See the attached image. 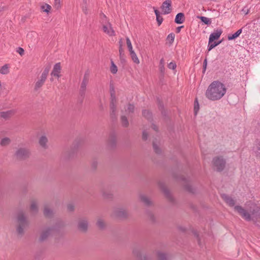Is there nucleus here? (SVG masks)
I'll return each instance as SVG.
<instances>
[{
  "mask_svg": "<svg viewBox=\"0 0 260 260\" xmlns=\"http://www.w3.org/2000/svg\"><path fill=\"white\" fill-rule=\"evenodd\" d=\"M117 214L119 216H124L126 214V211L124 209H119L116 211Z\"/></svg>",
  "mask_w": 260,
  "mask_h": 260,
  "instance_id": "c756f323",
  "label": "nucleus"
},
{
  "mask_svg": "<svg viewBox=\"0 0 260 260\" xmlns=\"http://www.w3.org/2000/svg\"><path fill=\"white\" fill-rule=\"evenodd\" d=\"M254 152L256 156L260 157V143L257 146Z\"/></svg>",
  "mask_w": 260,
  "mask_h": 260,
  "instance_id": "f704fd0d",
  "label": "nucleus"
},
{
  "mask_svg": "<svg viewBox=\"0 0 260 260\" xmlns=\"http://www.w3.org/2000/svg\"><path fill=\"white\" fill-rule=\"evenodd\" d=\"M62 6V0H54L53 7L57 10L61 8Z\"/></svg>",
  "mask_w": 260,
  "mask_h": 260,
  "instance_id": "bb28decb",
  "label": "nucleus"
},
{
  "mask_svg": "<svg viewBox=\"0 0 260 260\" xmlns=\"http://www.w3.org/2000/svg\"><path fill=\"white\" fill-rule=\"evenodd\" d=\"M134 110V106L133 105H128L127 107V111L128 112H132Z\"/></svg>",
  "mask_w": 260,
  "mask_h": 260,
  "instance_id": "ea45409f",
  "label": "nucleus"
},
{
  "mask_svg": "<svg viewBox=\"0 0 260 260\" xmlns=\"http://www.w3.org/2000/svg\"><path fill=\"white\" fill-rule=\"evenodd\" d=\"M222 32V31L220 29L214 31V32L210 34L209 40H210V42H214L215 40H217L219 38Z\"/></svg>",
  "mask_w": 260,
  "mask_h": 260,
  "instance_id": "f8f14e48",
  "label": "nucleus"
},
{
  "mask_svg": "<svg viewBox=\"0 0 260 260\" xmlns=\"http://www.w3.org/2000/svg\"><path fill=\"white\" fill-rule=\"evenodd\" d=\"M29 154V150L24 147H19L15 152V155L17 157L21 159L25 158L28 157Z\"/></svg>",
  "mask_w": 260,
  "mask_h": 260,
  "instance_id": "0eeeda50",
  "label": "nucleus"
},
{
  "mask_svg": "<svg viewBox=\"0 0 260 260\" xmlns=\"http://www.w3.org/2000/svg\"><path fill=\"white\" fill-rule=\"evenodd\" d=\"M61 67L60 62L56 63L53 66V70L51 73L52 77L59 79L61 76Z\"/></svg>",
  "mask_w": 260,
  "mask_h": 260,
  "instance_id": "6e6552de",
  "label": "nucleus"
},
{
  "mask_svg": "<svg viewBox=\"0 0 260 260\" xmlns=\"http://www.w3.org/2000/svg\"><path fill=\"white\" fill-rule=\"evenodd\" d=\"M242 32V29L238 30L235 34L233 35H229L228 36V39L229 40H233L238 38Z\"/></svg>",
  "mask_w": 260,
  "mask_h": 260,
  "instance_id": "a211bd4d",
  "label": "nucleus"
},
{
  "mask_svg": "<svg viewBox=\"0 0 260 260\" xmlns=\"http://www.w3.org/2000/svg\"><path fill=\"white\" fill-rule=\"evenodd\" d=\"M227 88L223 83L219 81L212 82L208 87L205 95L209 100L216 101L221 99L226 94Z\"/></svg>",
  "mask_w": 260,
  "mask_h": 260,
  "instance_id": "f03ea898",
  "label": "nucleus"
},
{
  "mask_svg": "<svg viewBox=\"0 0 260 260\" xmlns=\"http://www.w3.org/2000/svg\"><path fill=\"white\" fill-rule=\"evenodd\" d=\"M194 110H196V107H194Z\"/></svg>",
  "mask_w": 260,
  "mask_h": 260,
  "instance_id": "8fccbe9b",
  "label": "nucleus"
},
{
  "mask_svg": "<svg viewBox=\"0 0 260 260\" xmlns=\"http://www.w3.org/2000/svg\"><path fill=\"white\" fill-rule=\"evenodd\" d=\"M17 232L19 234H22L27 225V221L24 213L22 212L18 213L17 217Z\"/></svg>",
  "mask_w": 260,
  "mask_h": 260,
  "instance_id": "20e7f679",
  "label": "nucleus"
},
{
  "mask_svg": "<svg viewBox=\"0 0 260 260\" xmlns=\"http://www.w3.org/2000/svg\"><path fill=\"white\" fill-rule=\"evenodd\" d=\"M147 133L146 131H144L143 133V138L144 140L147 139Z\"/></svg>",
  "mask_w": 260,
  "mask_h": 260,
  "instance_id": "37998d69",
  "label": "nucleus"
},
{
  "mask_svg": "<svg viewBox=\"0 0 260 260\" xmlns=\"http://www.w3.org/2000/svg\"><path fill=\"white\" fill-rule=\"evenodd\" d=\"M51 233V229H47L43 231L41 234L40 240L43 241L45 240Z\"/></svg>",
  "mask_w": 260,
  "mask_h": 260,
  "instance_id": "2eb2a0df",
  "label": "nucleus"
},
{
  "mask_svg": "<svg viewBox=\"0 0 260 260\" xmlns=\"http://www.w3.org/2000/svg\"><path fill=\"white\" fill-rule=\"evenodd\" d=\"M221 43V41H220L218 42H210V40H209L208 42V51L211 50L213 48L218 45Z\"/></svg>",
  "mask_w": 260,
  "mask_h": 260,
  "instance_id": "412c9836",
  "label": "nucleus"
},
{
  "mask_svg": "<svg viewBox=\"0 0 260 260\" xmlns=\"http://www.w3.org/2000/svg\"><path fill=\"white\" fill-rule=\"evenodd\" d=\"M101 21L103 31L110 37L114 36L115 35V31L104 14L101 16Z\"/></svg>",
  "mask_w": 260,
  "mask_h": 260,
  "instance_id": "7ed1b4c3",
  "label": "nucleus"
},
{
  "mask_svg": "<svg viewBox=\"0 0 260 260\" xmlns=\"http://www.w3.org/2000/svg\"><path fill=\"white\" fill-rule=\"evenodd\" d=\"M30 209L32 213H36L38 212V207L36 201H32L31 202Z\"/></svg>",
  "mask_w": 260,
  "mask_h": 260,
  "instance_id": "f3484780",
  "label": "nucleus"
},
{
  "mask_svg": "<svg viewBox=\"0 0 260 260\" xmlns=\"http://www.w3.org/2000/svg\"><path fill=\"white\" fill-rule=\"evenodd\" d=\"M121 122H122V125L124 126H126L128 124V122L127 120V118L125 116L121 117Z\"/></svg>",
  "mask_w": 260,
  "mask_h": 260,
  "instance_id": "72a5a7b5",
  "label": "nucleus"
},
{
  "mask_svg": "<svg viewBox=\"0 0 260 260\" xmlns=\"http://www.w3.org/2000/svg\"><path fill=\"white\" fill-rule=\"evenodd\" d=\"M96 224L99 228H102L105 226V223L103 219H99L97 221Z\"/></svg>",
  "mask_w": 260,
  "mask_h": 260,
  "instance_id": "473e14b6",
  "label": "nucleus"
},
{
  "mask_svg": "<svg viewBox=\"0 0 260 260\" xmlns=\"http://www.w3.org/2000/svg\"><path fill=\"white\" fill-rule=\"evenodd\" d=\"M143 114L144 116H146L147 114H149V112L148 111L145 110L143 112Z\"/></svg>",
  "mask_w": 260,
  "mask_h": 260,
  "instance_id": "49530a36",
  "label": "nucleus"
},
{
  "mask_svg": "<svg viewBox=\"0 0 260 260\" xmlns=\"http://www.w3.org/2000/svg\"><path fill=\"white\" fill-rule=\"evenodd\" d=\"M44 214L47 216H49L51 214V211L50 210V209L48 207H45L44 209Z\"/></svg>",
  "mask_w": 260,
  "mask_h": 260,
  "instance_id": "e433bc0d",
  "label": "nucleus"
},
{
  "mask_svg": "<svg viewBox=\"0 0 260 260\" xmlns=\"http://www.w3.org/2000/svg\"><path fill=\"white\" fill-rule=\"evenodd\" d=\"M16 113L15 109H11L6 111H2L0 112V117L5 119H8L14 115Z\"/></svg>",
  "mask_w": 260,
  "mask_h": 260,
  "instance_id": "9d476101",
  "label": "nucleus"
},
{
  "mask_svg": "<svg viewBox=\"0 0 260 260\" xmlns=\"http://www.w3.org/2000/svg\"><path fill=\"white\" fill-rule=\"evenodd\" d=\"M175 38V35L173 34H170L168 36L167 39L171 42H173Z\"/></svg>",
  "mask_w": 260,
  "mask_h": 260,
  "instance_id": "58836bf2",
  "label": "nucleus"
},
{
  "mask_svg": "<svg viewBox=\"0 0 260 260\" xmlns=\"http://www.w3.org/2000/svg\"><path fill=\"white\" fill-rule=\"evenodd\" d=\"M126 45H127V48H128L129 52H131L132 51H134L129 38L128 37H126Z\"/></svg>",
  "mask_w": 260,
  "mask_h": 260,
  "instance_id": "cd10ccee",
  "label": "nucleus"
},
{
  "mask_svg": "<svg viewBox=\"0 0 260 260\" xmlns=\"http://www.w3.org/2000/svg\"><path fill=\"white\" fill-rule=\"evenodd\" d=\"M17 52L21 55L22 56L24 54V50L23 48L19 47L18 48Z\"/></svg>",
  "mask_w": 260,
  "mask_h": 260,
  "instance_id": "a19ab883",
  "label": "nucleus"
},
{
  "mask_svg": "<svg viewBox=\"0 0 260 260\" xmlns=\"http://www.w3.org/2000/svg\"><path fill=\"white\" fill-rule=\"evenodd\" d=\"M158 256L159 258L161 260L166 259L167 258L166 254L164 253H162V252L158 253Z\"/></svg>",
  "mask_w": 260,
  "mask_h": 260,
  "instance_id": "4c0bfd02",
  "label": "nucleus"
},
{
  "mask_svg": "<svg viewBox=\"0 0 260 260\" xmlns=\"http://www.w3.org/2000/svg\"><path fill=\"white\" fill-rule=\"evenodd\" d=\"M41 10L44 12H46L47 13H48L50 12L51 9V6H50L48 4H45L44 5H43L42 6H41Z\"/></svg>",
  "mask_w": 260,
  "mask_h": 260,
  "instance_id": "393cba45",
  "label": "nucleus"
},
{
  "mask_svg": "<svg viewBox=\"0 0 260 260\" xmlns=\"http://www.w3.org/2000/svg\"><path fill=\"white\" fill-rule=\"evenodd\" d=\"M199 18L206 24H209L211 23V20L209 18L204 16H200Z\"/></svg>",
  "mask_w": 260,
  "mask_h": 260,
  "instance_id": "c85d7f7f",
  "label": "nucleus"
},
{
  "mask_svg": "<svg viewBox=\"0 0 260 260\" xmlns=\"http://www.w3.org/2000/svg\"><path fill=\"white\" fill-rule=\"evenodd\" d=\"M10 66L9 64H5L0 69V73L3 75L8 74L9 73Z\"/></svg>",
  "mask_w": 260,
  "mask_h": 260,
  "instance_id": "6ab92c4d",
  "label": "nucleus"
},
{
  "mask_svg": "<svg viewBox=\"0 0 260 260\" xmlns=\"http://www.w3.org/2000/svg\"><path fill=\"white\" fill-rule=\"evenodd\" d=\"M154 12H155V14L156 15V20H157V22L158 23V25H160L162 21H163V18L162 17L159 15V12L156 10V9H155L154 10Z\"/></svg>",
  "mask_w": 260,
  "mask_h": 260,
  "instance_id": "b1692460",
  "label": "nucleus"
},
{
  "mask_svg": "<svg viewBox=\"0 0 260 260\" xmlns=\"http://www.w3.org/2000/svg\"><path fill=\"white\" fill-rule=\"evenodd\" d=\"M159 70L161 73H164L165 72V60L164 58H161L160 60L159 64Z\"/></svg>",
  "mask_w": 260,
  "mask_h": 260,
  "instance_id": "a878e982",
  "label": "nucleus"
},
{
  "mask_svg": "<svg viewBox=\"0 0 260 260\" xmlns=\"http://www.w3.org/2000/svg\"><path fill=\"white\" fill-rule=\"evenodd\" d=\"M221 43V41H220L218 42H210V40H209L208 42V51L211 50L213 48L218 45Z\"/></svg>",
  "mask_w": 260,
  "mask_h": 260,
  "instance_id": "4be33fe9",
  "label": "nucleus"
},
{
  "mask_svg": "<svg viewBox=\"0 0 260 260\" xmlns=\"http://www.w3.org/2000/svg\"><path fill=\"white\" fill-rule=\"evenodd\" d=\"M153 147H154V149L155 150L156 152L157 153H158V150H157V147H156L155 144H153Z\"/></svg>",
  "mask_w": 260,
  "mask_h": 260,
  "instance_id": "de8ad7c7",
  "label": "nucleus"
},
{
  "mask_svg": "<svg viewBox=\"0 0 260 260\" xmlns=\"http://www.w3.org/2000/svg\"><path fill=\"white\" fill-rule=\"evenodd\" d=\"M37 36V34L35 31H30L27 34V38L28 39L32 40L33 38H35Z\"/></svg>",
  "mask_w": 260,
  "mask_h": 260,
  "instance_id": "2f4dec72",
  "label": "nucleus"
},
{
  "mask_svg": "<svg viewBox=\"0 0 260 260\" xmlns=\"http://www.w3.org/2000/svg\"><path fill=\"white\" fill-rule=\"evenodd\" d=\"M131 59L134 63L138 64L140 63V60L135 51L129 52Z\"/></svg>",
  "mask_w": 260,
  "mask_h": 260,
  "instance_id": "dca6fc26",
  "label": "nucleus"
},
{
  "mask_svg": "<svg viewBox=\"0 0 260 260\" xmlns=\"http://www.w3.org/2000/svg\"><path fill=\"white\" fill-rule=\"evenodd\" d=\"M110 71L112 74H115L118 71L117 66L114 63L112 60H111V66L110 67Z\"/></svg>",
  "mask_w": 260,
  "mask_h": 260,
  "instance_id": "aec40b11",
  "label": "nucleus"
},
{
  "mask_svg": "<svg viewBox=\"0 0 260 260\" xmlns=\"http://www.w3.org/2000/svg\"><path fill=\"white\" fill-rule=\"evenodd\" d=\"M170 69L175 70L176 68V64L174 62H171L168 66Z\"/></svg>",
  "mask_w": 260,
  "mask_h": 260,
  "instance_id": "c9c22d12",
  "label": "nucleus"
},
{
  "mask_svg": "<svg viewBox=\"0 0 260 260\" xmlns=\"http://www.w3.org/2000/svg\"><path fill=\"white\" fill-rule=\"evenodd\" d=\"M212 167L218 171H222L225 166V159L220 156H216L213 158L212 161Z\"/></svg>",
  "mask_w": 260,
  "mask_h": 260,
  "instance_id": "39448f33",
  "label": "nucleus"
},
{
  "mask_svg": "<svg viewBox=\"0 0 260 260\" xmlns=\"http://www.w3.org/2000/svg\"><path fill=\"white\" fill-rule=\"evenodd\" d=\"M183 27V26H179L176 28V32L179 33L181 29Z\"/></svg>",
  "mask_w": 260,
  "mask_h": 260,
  "instance_id": "a18cd8bd",
  "label": "nucleus"
},
{
  "mask_svg": "<svg viewBox=\"0 0 260 260\" xmlns=\"http://www.w3.org/2000/svg\"><path fill=\"white\" fill-rule=\"evenodd\" d=\"M74 208V207L72 204H69L67 206L68 210L69 211H71L73 210Z\"/></svg>",
  "mask_w": 260,
  "mask_h": 260,
  "instance_id": "79ce46f5",
  "label": "nucleus"
},
{
  "mask_svg": "<svg viewBox=\"0 0 260 260\" xmlns=\"http://www.w3.org/2000/svg\"><path fill=\"white\" fill-rule=\"evenodd\" d=\"M207 65V60L205 59L204 61V64H203L204 69L205 71L206 70Z\"/></svg>",
  "mask_w": 260,
  "mask_h": 260,
  "instance_id": "c03bdc74",
  "label": "nucleus"
},
{
  "mask_svg": "<svg viewBox=\"0 0 260 260\" xmlns=\"http://www.w3.org/2000/svg\"><path fill=\"white\" fill-rule=\"evenodd\" d=\"M50 67H46L44 70L43 73H42L40 78L36 82L35 87L36 88H39L41 87L44 83L46 81L48 73L49 72Z\"/></svg>",
  "mask_w": 260,
  "mask_h": 260,
  "instance_id": "423d86ee",
  "label": "nucleus"
},
{
  "mask_svg": "<svg viewBox=\"0 0 260 260\" xmlns=\"http://www.w3.org/2000/svg\"><path fill=\"white\" fill-rule=\"evenodd\" d=\"M78 226L80 230L85 231L88 228V222L85 219H81L79 221Z\"/></svg>",
  "mask_w": 260,
  "mask_h": 260,
  "instance_id": "ddd939ff",
  "label": "nucleus"
},
{
  "mask_svg": "<svg viewBox=\"0 0 260 260\" xmlns=\"http://www.w3.org/2000/svg\"><path fill=\"white\" fill-rule=\"evenodd\" d=\"M140 198V200L145 204L149 205L151 203L150 199L145 195H141Z\"/></svg>",
  "mask_w": 260,
  "mask_h": 260,
  "instance_id": "5701e85b",
  "label": "nucleus"
},
{
  "mask_svg": "<svg viewBox=\"0 0 260 260\" xmlns=\"http://www.w3.org/2000/svg\"><path fill=\"white\" fill-rule=\"evenodd\" d=\"M171 0H166L161 6V10L164 14H167L171 11Z\"/></svg>",
  "mask_w": 260,
  "mask_h": 260,
  "instance_id": "1a4fd4ad",
  "label": "nucleus"
},
{
  "mask_svg": "<svg viewBox=\"0 0 260 260\" xmlns=\"http://www.w3.org/2000/svg\"><path fill=\"white\" fill-rule=\"evenodd\" d=\"M222 198L229 206L233 207L234 211L245 220L255 222L260 217L259 208L254 202L248 201L242 207L235 205V200L228 195L222 194Z\"/></svg>",
  "mask_w": 260,
  "mask_h": 260,
  "instance_id": "f257e3e1",
  "label": "nucleus"
},
{
  "mask_svg": "<svg viewBox=\"0 0 260 260\" xmlns=\"http://www.w3.org/2000/svg\"><path fill=\"white\" fill-rule=\"evenodd\" d=\"M185 20L184 15L182 13L177 14L175 19V22L177 24H182Z\"/></svg>",
  "mask_w": 260,
  "mask_h": 260,
  "instance_id": "4468645a",
  "label": "nucleus"
},
{
  "mask_svg": "<svg viewBox=\"0 0 260 260\" xmlns=\"http://www.w3.org/2000/svg\"><path fill=\"white\" fill-rule=\"evenodd\" d=\"M48 139L47 137L45 135H41L39 139V145L43 148H48Z\"/></svg>",
  "mask_w": 260,
  "mask_h": 260,
  "instance_id": "9b49d317",
  "label": "nucleus"
},
{
  "mask_svg": "<svg viewBox=\"0 0 260 260\" xmlns=\"http://www.w3.org/2000/svg\"><path fill=\"white\" fill-rule=\"evenodd\" d=\"M122 49L121 47V45H120V48H119V52L121 54L122 53Z\"/></svg>",
  "mask_w": 260,
  "mask_h": 260,
  "instance_id": "09e8293b",
  "label": "nucleus"
},
{
  "mask_svg": "<svg viewBox=\"0 0 260 260\" xmlns=\"http://www.w3.org/2000/svg\"><path fill=\"white\" fill-rule=\"evenodd\" d=\"M10 142V140L8 138H3L1 142V144L2 145L6 146L9 144Z\"/></svg>",
  "mask_w": 260,
  "mask_h": 260,
  "instance_id": "7c9ffc66",
  "label": "nucleus"
}]
</instances>
